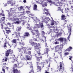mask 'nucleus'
I'll return each mask as SVG.
<instances>
[{"instance_id": "nucleus-1", "label": "nucleus", "mask_w": 73, "mask_h": 73, "mask_svg": "<svg viewBox=\"0 0 73 73\" xmlns=\"http://www.w3.org/2000/svg\"><path fill=\"white\" fill-rule=\"evenodd\" d=\"M37 53H38V54H36V55L35 56L36 57V64L37 65H38L39 64H41V63L39 62H40V59H42V56L37 57H38V55H37L38 54L39 56H40V54H41V53L40 52L39 50L37 51Z\"/></svg>"}, {"instance_id": "nucleus-2", "label": "nucleus", "mask_w": 73, "mask_h": 73, "mask_svg": "<svg viewBox=\"0 0 73 73\" xmlns=\"http://www.w3.org/2000/svg\"><path fill=\"white\" fill-rule=\"evenodd\" d=\"M18 51L19 52L23 53H27V49H26V48L21 46V48H18Z\"/></svg>"}, {"instance_id": "nucleus-3", "label": "nucleus", "mask_w": 73, "mask_h": 73, "mask_svg": "<svg viewBox=\"0 0 73 73\" xmlns=\"http://www.w3.org/2000/svg\"><path fill=\"white\" fill-rule=\"evenodd\" d=\"M34 31L35 32H33V31H31V33H32L33 35H35L36 37H39V36H40V33H39V31L38 30H35Z\"/></svg>"}, {"instance_id": "nucleus-4", "label": "nucleus", "mask_w": 73, "mask_h": 73, "mask_svg": "<svg viewBox=\"0 0 73 73\" xmlns=\"http://www.w3.org/2000/svg\"><path fill=\"white\" fill-rule=\"evenodd\" d=\"M61 19L62 20H63V25H65L66 24V22H67V20L66 19V17L64 15L62 14L61 17Z\"/></svg>"}, {"instance_id": "nucleus-5", "label": "nucleus", "mask_w": 73, "mask_h": 73, "mask_svg": "<svg viewBox=\"0 0 73 73\" xmlns=\"http://www.w3.org/2000/svg\"><path fill=\"white\" fill-rule=\"evenodd\" d=\"M12 53H13V50H11V49H9L6 51L5 56H8L9 55V54H11Z\"/></svg>"}, {"instance_id": "nucleus-6", "label": "nucleus", "mask_w": 73, "mask_h": 73, "mask_svg": "<svg viewBox=\"0 0 73 73\" xmlns=\"http://www.w3.org/2000/svg\"><path fill=\"white\" fill-rule=\"evenodd\" d=\"M54 48L55 50H55V52H58L59 51V49L60 50L61 52L62 51V49H61V47L60 46V45H57L56 46H54Z\"/></svg>"}, {"instance_id": "nucleus-7", "label": "nucleus", "mask_w": 73, "mask_h": 73, "mask_svg": "<svg viewBox=\"0 0 73 73\" xmlns=\"http://www.w3.org/2000/svg\"><path fill=\"white\" fill-rule=\"evenodd\" d=\"M68 33H69V35L68 37L67 38L69 40L70 37V35L72 33V26H68Z\"/></svg>"}, {"instance_id": "nucleus-8", "label": "nucleus", "mask_w": 73, "mask_h": 73, "mask_svg": "<svg viewBox=\"0 0 73 73\" xmlns=\"http://www.w3.org/2000/svg\"><path fill=\"white\" fill-rule=\"evenodd\" d=\"M60 68L58 69L59 71L60 72H63L64 70V67L62 68V63H61V62H60Z\"/></svg>"}, {"instance_id": "nucleus-9", "label": "nucleus", "mask_w": 73, "mask_h": 73, "mask_svg": "<svg viewBox=\"0 0 73 73\" xmlns=\"http://www.w3.org/2000/svg\"><path fill=\"white\" fill-rule=\"evenodd\" d=\"M40 46V44L38 43L37 45H35L34 46V48L35 49H38V50H40V47H39V46Z\"/></svg>"}, {"instance_id": "nucleus-10", "label": "nucleus", "mask_w": 73, "mask_h": 73, "mask_svg": "<svg viewBox=\"0 0 73 73\" xmlns=\"http://www.w3.org/2000/svg\"><path fill=\"white\" fill-rule=\"evenodd\" d=\"M42 66V64H37V68H38V69L39 70V71H41V70L42 69V68L41 67Z\"/></svg>"}, {"instance_id": "nucleus-11", "label": "nucleus", "mask_w": 73, "mask_h": 73, "mask_svg": "<svg viewBox=\"0 0 73 73\" xmlns=\"http://www.w3.org/2000/svg\"><path fill=\"white\" fill-rule=\"evenodd\" d=\"M14 34L15 35H16V37H17V40H19V37H20V33H17V32H15L14 33Z\"/></svg>"}, {"instance_id": "nucleus-12", "label": "nucleus", "mask_w": 73, "mask_h": 73, "mask_svg": "<svg viewBox=\"0 0 73 73\" xmlns=\"http://www.w3.org/2000/svg\"><path fill=\"white\" fill-rule=\"evenodd\" d=\"M50 62L48 66L47 67H46V69L47 70L45 71V73H49V72H47V71H49V68L50 67Z\"/></svg>"}, {"instance_id": "nucleus-13", "label": "nucleus", "mask_w": 73, "mask_h": 73, "mask_svg": "<svg viewBox=\"0 0 73 73\" xmlns=\"http://www.w3.org/2000/svg\"><path fill=\"white\" fill-rule=\"evenodd\" d=\"M24 36L25 37H29L30 36V34L28 32H26L25 33Z\"/></svg>"}, {"instance_id": "nucleus-14", "label": "nucleus", "mask_w": 73, "mask_h": 73, "mask_svg": "<svg viewBox=\"0 0 73 73\" xmlns=\"http://www.w3.org/2000/svg\"><path fill=\"white\" fill-rule=\"evenodd\" d=\"M7 4H9L10 3L11 5H13V2H12V1L11 0H7Z\"/></svg>"}, {"instance_id": "nucleus-15", "label": "nucleus", "mask_w": 73, "mask_h": 73, "mask_svg": "<svg viewBox=\"0 0 73 73\" xmlns=\"http://www.w3.org/2000/svg\"><path fill=\"white\" fill-rule=\"evenodd\" d=\"M58 4H59V6L60 7H62L65 5V3H64L59 2H58Z\"/></svg>"}, {"instance_id": "nucleus-16", "label": "nucleus", "mask_w": 73, "mask_h": 73, "mask_svg": "<svg viewBox=\"0 0 73 73\" xmlns=\"http://www.w3.org/2000/svg\"><path fill=\"white\" fill-rule=\"evenodd\" d=\"M56 40H59L60 41H61L62 42H64V38H60L58 39H56L55 41Z\"/></svg>"}, {"instance_id": "nucleus-17", "label": "nucleus", "mask_w": 73, "mask_h": 73, "mask_svg": "<svg viewBox=\"0 0 73 73\" xmlns=\"http://www.w3.org/2000/svg\"><path fill=\"white\" fill-rule=\"evenodd\" d=\"M20 71H19L17 69H14L13 70V73H19Z\"/></svg>"}, {"instance_id": "nucleus-18", "label": "nucleus", "mask_w": 73, "mask_h": 73, "mask_svg": "<svg viewBox=\"0 0 73 73\" xmlns=\"http://www.w3.org/2000/svg\"><path fill=\"white\" fill-rule=\"evenodd\" d=\"M31 49H32V48H31L27 49V52H26V54H31V51L28 50H31Z\"/></svg>"}, {"instance_id": "nucleus-19", "label": "nucleus", "mask_w": 73, "mask_h": 73, "mask_svg": "<svg viewBox=\"0 0 73 73\" xmlns=\"http://www.w3.org/2000/svg\"><path fill=\"white\" fill-rule=\"evenodd\" d=\"M46 54L48 56H49V54H48V52L50 50H49V47H47L46 48Z\"/></svg>"}, {"instance_id": "nucleus-20", "label": "nucleus", "mask_w": 73, "mask_h": 73, "mask_svg": "<svg viewBox=\"0 0 73 73\" xmlns=\"http://www.w3.org/2000/svg\"><path fill=\"white\" fill-rule=\"evenodd\" d=\"M22 29V27L21 26L17 27L16 29L17 32H20Z\"/></svg>"}, {"instance_id": "nucleus-21", "label": "nucleus", "mask_w": 73, "mask_h": 73, "mask_svg": "<svg viewBox=\"0 0 73 73\" xmlns=\"http://www.w3.org/2000/svg\"><path fill=\"white\" fill-rule=\"evenodd\" d=\"M47 3L46 2L42 1L40 3L42 5H45L46 7H47Z\"/></svg>"}, {"instance_id": "nucleus-22", "label": "nucleus", "mask_w": 73, "mask_h": 73, "mask_svg": "<svg viewBox=\"0 0 73 73\" xmlns=\"http://www.w3.org/2000/svg\"><path fill=\"white\" fill-rule=\"evenodd\" d=\"M37 5L36 4H34L33 8L34 10H35V11H36V10H37Z\"/></svg>"}, {"instance_id": "nucleus-23", "label": "nucleus", "mask_w": 73, "mask_h": 73, "mask_svg": "<svg viewBox=\"0 0 73 73\" xmlns=\"http://www.w3.org/2000/svg\"><path fill=\"white\" fill-rule=\"evenodd\" d=\"M73 48L71 46H70L69 47V48H68L67 49H66V50H67L69 52H70L72 49Z\"/></svg>"}, {"instance_id": "nucleus-24", "label": "nucleus", "mask_w": 73, "mask_h": 73, "mask_svg": "<svg viewBox=\"0 0 73 73\" xmlns=\"http://www.w3.org/2000/svg\"><path fill=\"white\" fill-rule=\"evenodd\" d=\"M30 43L33 46V45H37V43H35L33 42H30Z\"/></svg>"}, {"instance_id": "nucleus-25", "label": "nucleus", "mask_w": 73, "mask_h": 73, "mask_svg": "<svg viewBox=\"0 0 73 73\" xmlns=\"http://www.w3.org/2000/svg\"><path fill=\"white\" fill-rule=\"evenodd\" d=\"M17 40L16 39H13L12 41L11 42L12 43H15L17 42V41H16Z\"/></svg>"}, {"instance_id": "nucleus-26", "label": "nucleus", "mask_w": 73, "mask_h": 73, "mask_svg": "<svg viewBox=\"0 0 73 73\" xmlns=\"http://www.w3.org/2000/svg\"><path fill=\"white\" fill-rule=\"evenodd\" d=\"M8 14L9 15V17H10L11 16L13 15V14L9 12V11L8 12Z\"/></svg>"}, {"instance_id": "nucleus-27", "label": "nucleus", "mask_w": 73, "mask_h": 73, "mask_svg": "<svg viewBox=\"0 0 73 73\" xmlns=\"http://www.w3.org/2000/svg\"><path fill=\"white\" fill-rule=\"evenodd\" d=\"M39 25L40 27L41 28H42L43 27V24H42V23H41V22H39Z\"/></svg>"}, {"instance_id": "nucleus-28", "label": "nucleus", "mask_w": 73, "mask_h": 73, "mask_svg": "<svg viewBox=\"0 0 73 73\" xmlns=\"http://www.w3.org/2000/svg\"><path fill=\"white\" fill-rule=\"evenodd\" d=\"M11 31L9 30H8L6 31V33L7 35H8L9 33H11Z\"/></svg>"}, {"instance_id": "nucleus-29", "label": "nucleus", "mask_w": 73, "mask_h": 73, "mask_svg": "<svg viewBox=\"0 0 73 73\" xmlns=\"http://www.w3.org/2000/svg\"><path fill=\"white\" fill-rule=\"evenodd\" d=\"M20 56H21V58L22 60H24V59H25L24 57L22 56H23V54H21V55H20Z\"/></svg>"}, {"instance_id": "nucleus-30", "label": "nucleus", "mask_w": 73, "mask_h": 73, "mask_svg": "<svg viewBox=\"0 0 73 73\" xmlns=\"http://www.w3.org/2000/svg\"><path fill=\"white\" fill-rule=\"evenodd\" d=\"M48 61L47 60H45L44 61V64H45V65H46V64H48Z\"/></svg>"}, {"instance_id": "nucleus-31", "label": "nucleus", "mask_w": 73, "mask_h": 73, "mask_svg": "<svg viewBox=\"0 0 73 73\" xmlns=\"http://www.w3.org/2000/svg\"><path fill=\"white\" fill-rule=\"evenodd\" d=\"M64 44H66L68 42V41L66 38H64Z\"/></svg>"}, {"instance_id": "nucleus-32", "label": "nucleus", "mask_w": 73, "mask_h": 73, "mask_svg": "<svg viewBox=\"0 0 73 73\" xmlns=\"http://www.w3.org/2000/svg\"><path fill=\"white\" fill-rule=\"evenodd\" d=\"M13 58H13L14 61H12V62H15V61H17V58H15V57H13Z\"/></svg>"}, {"instance_id": "nucleus-33", "label": "nucleus", "mask_w": 73, "mask_h": 73, "mask_svg": "<svg viewBox=\"0 0 73 73\" xmlns=\"http://www.w3.org/2000/svg\"><path fill=\"white\" fill-rule=\"evenodd\" d=\"M35 26L36 27V28H40V27L39 26V25L37 24H35Z\"/></svg>"}, {"instance_id": "nucleus-34", "label": "nucleus", "mask_w": 73, "mask_h": 73, "mask_svg": "<svg viewBox=\"0 0 73 73\" xmlns=\"http://www.w3.org/2000/svg\"><path fill=\"white\" fill-rule=\"evenodd\" d=\"M7 44L6 43H5L3 45V47L4 48H7Z\"/></svg>"}, {"instance_id": "nucleus-35", "label": "nucleus", "mask_w": 73, "mask_h": 73, "mask_svg": "<svg viewBox=\"0 0 73 73\" xmlns=\"http://www.w3.org/2000/svg\"><path fill=\"white\" fill-rule=\"evenodd\" d=\"M69 54V53L68 52H66L64 53V55L65 56H68Z\"/></svg>"}, {"instance_id": "nucleus-36", "label": "nucleus", "mask_w": 73, "mask_h": 73, "mask_svg": "<svg viewBox=\"0 0 73 73\" xmlns=\"http://www.w3.org/2000/svg\"><path fill=\"white\" fill-rule=\"evenodd\" d=\"M19 65V64H14V67H17V66H18Z\"/></svg>"}, {"instance_id": "nucleus-37", "label": "nucleus", "mask_w": 73, "mask_h": 73, "mask_svg": "<svg viewBox=\"0 0 73 73\" xmlns=\"http://www.w3.org/2000/svg\"><path fill=\"white\" fill-rule=\"evenodd\" d=\"M29 56H28V55L26 56V58H27V60H29Z\"/></svg>"}, {"instance_id": "nucleus-38", "label": "nucleus", "mask_w": 73, "mask_h": 73, "mask_svg": "<svg viewBox=\"0 0 73 73\" xmlns=\"http://www.w3.org/2000/svg\"><path fill=\"white\" fill-rule=\"evenodd\" d=\"M0 16H5V15L4 14H3V13H0Z\"/></svg>"}, {"instance_id": "nucleus-39", "label": "nucleus", "mask_w": 73, "mask_h": 73, "mask_svg": "<svg viewBox=\"0 0 73 73\" xmlns=\"http://www.w3.org/2000/svg\"><path fill=\"white\" fill-rule=\"evenodd\" d=\"M1 20H4L5 19V17H3L2 18H1Z\"/></svg>"}, {"instance_id": "nucleus-40", "label": "nucleus", "mask_w": 73, "mask_h": 73, "mask_svg": "<svg viewBox=\"0 0 73 73\" xmlns=\"http://www.w3.org/2000/svg\"><path fill=\"white\" fill-rule=\"evenodd\" d=\"M14 23L16 24H19V21L14 22Z\"/></svg>"}, {"instance_id": "nucleus-41", "label": "nucleus", "mask_w": 73, "mask_h": 73, "mask_svg": "<svg viewBox=\"0 0 73 73\" xmlns=\"http://www.w3.org/2000/svg\"><path fill=\"white\" fill-rule=\"evenodd\" d=\"M42 36H44L45 35V32L43 31H42Z\"/></svg>"}, {"instance_id": "nucleus-42", "label": "nucleus", "mask_w": 73, "mask_h": 73, "mask_svg": "<svg viewBox=\"0 0 73 73\" xmlns=\"http://www.w3.org/2000/svg\"><path fill=\"white\" fill-rule=\"evenodd\" d=\"M69 2L70 4H72L73 3V0H70L69 1Z\"/></svg>"}, {"instance_id": "nucleus-43", "label": "nucleus", "mask_w": 73, "mask_h": 73, "mask_svg": "<svg viewBox=\"0 0 73 73\" xmlns=\"http://www.w3.org/2000/svg\"><path fill=\"white\" fill-rule=\"evenodd\" d=\"M5 30H6V31H8V29H9L8 27H6L5 28Z\"/></svg>"}, {"instance_id": "nucleus-44", "label": "nucleus", "mask_w": 73, "mask_h": 73, "mask_svg": "<svg viewBox=\"0 0 73 73\" xmlns=\"http://www.w3.org/2000/svg\"><path fill=\"white\" fill-rule=\"evenodd\" d=\"M7 25H9L10 27H11V24L9 23H8L7 24Z\"/></svg>"}, {"instance_id": "nucleus-45", "label": "nucleus", "mask_w": 73, "mask_h": 73, "mask_svg": "<svg viewBox=\"0 0 73 73\" xmlns=\"http://www.w3.org/2000/svg\"><path fill=\"white\" fill-rule=\"evenodd\" d=\"M33 40H34V41H37V39H36V38H33Z\"/></svg>"}, {"instance_id": "nucleus-46", "label": "nucleus", "mask_w": 73, "mask_h": 73, "mask_svg": "<svg viewBox=\"0 0 73 73\" xmlns=\"http://www.w3.org/2000/svg\"><path fill=\"white\" fill-rule=\"evenodd\" d=\"M54 43L55 44H59V42H58L56 41V42H55V43Z\"/></svg>"}, {"instance_id": "nucleus-47", "label": "nucleus", "mask_w": 73, "mask_h": 73, "mask_svg": "<svg viewBox=\"0 0 73 73\" xmlns=\"http://www.w3.org/2000/svg\"><path fill=\"white\" fill-rule=\"evenodd\" d=\"M23 8H24V7L21 6L19 7V8L20 10H21V9H23Z\"/></svg>"}, {"instance_id": "nucleus-48", "label": "nucleus", "mask_w": 73, "mask_h": 73, "mask_svg": "<svg viewBox=\"0 0 73 73\" xmlns=\"http://www.w3.org/2000/svg\"><path fill=\"white\" fill-rule=\"evenodd\" d=\"M1 26L2 27H3V24H4V23L2 22H1Z\"/></svg>"}, {"instance_id": "nucleus-49", "label": "nucleus", "mask_w": 73, "mask_h": 73, "mask_svg": "<svg viewBox=\"0 0 73 73\" xmlns=\"http://www.w3.org/2000/svg\"><path fill=\"white\" fill-rule=\"evenodd\" d=\"M30 16H34V15L32 14H29Z\"/></svg>"}, {"instance_id": "nucleus-50", "label": "nucleus", "mask_w": 73, "mask_h": 73, "mask_svg": "<svg viewBox=\"0 0 73 73\" xmlns=\"http://www.w3.org/2000/svg\"><path fill=\"white\" fill-rule=\"evenodd\" d=\"M5 62H7V60H8V58L6 57H5Z\"/></svg>"}, {"instance_id": "nucleus-51", "label": "nucleus", "mask_w": 73, "mask_h": 73, "mask_svg": "<svg viewBox=\"0 0 73 73\" xmlns=\"http://www.w3.org/2000/svg\"><path fill=\"white\" fill-rule=\"evenodd\" d=\"M58 11H60L62 12V13H64L63 12V9H58Z\"/></svg>"}, {"instance_id": "nucleus-52", "label": "nucleus", "mask_w": 73, "mask_h": 73, "mask_svg": "<svg viewBox=\"0 0 73 73\" xmlns=\"http://www.w3.org/2000/svg\"><path fill=\"white\" fill-rule=\"evenodd\" d=\"M45 11H48V10L46 8H44V12H45Z\"/></svg>"}, {"instance_id": "nucleus-53", "label": "nucleus", "mask_w": 73, "mask_h": 73, "mask_svg": "<svg viewBox=\"0 0 73 73\" xmlns=\"http://www.w3.org/2000/svg\"><path fill=\"white\" fill-rule=\"evenodd\" d=\"M5 43H6L7 44V39H5Z\"/></svg>"}, {"instance_id": "nucleus-54", "label": "nucleus", "mask_w": 73, "mask_h": 73, "mask_svg": "<svg viewBox=\"0 0 73 73\" xmlns=\"http://www.w3.org/2000/svg\"><path fill=\"white\" fill-rule=\"evenodd\" d=\"M19 18H15L14 19V21H16V20H18Z\"/></svg>"}, {"instance_id": "nucleus-55", "label": "nucleus", "mask_w": 73, "mask_h": 73, "mask_svg": "<svg viewBox=\"0 0 73 73\" xmlns=\"http://www.w3.org/2000/svg\"><path fill=\"white\" fill-rule=\"evenodd\" d=\"M32 19L34 20H35L36 19V17H33Z\"/></svg>"}, {"instance_id": "nucleus-56", "label": "nucleus", "mask_w": 73, "mask_h": 73, "mask_svg": "<svg viewBox=\"0 0 73 73\" xmlns=\"http://www.w3.org/2000/svg\"><path fill=\"white\" fill-rule=\"evenodd\" d=\"M51 24L52 25H53L54 24V22H52L51 23Z\"/></svg>"}, {"instance_id": "nucleus-57", "label": "nucleus", "mask_w": 73, "mask_h": 73, "mask_svg": "<svg viewBox=\"0 0 73 73\" xmlns=\"http://www.w3.org/2000/svg\"><path fill=\"white\" fill-rule=\"evenodd\" d=\"M2 70L3 72L4 73H5V69L4 68H2Z\"/></svg>"}, {"instance_id": "nucleus-58", "label": "nucleus", "mask_w": 73, "mask_h": 73, "mask_svg": "<svg viewBox=\"0 0 73 73\" xmlns=\"http://www.w3.org/2000/svg\"><path fill=\"white\" fill-rule=\"evenodd\" d=\"M30 68L31 70H33V66H30Z\"/></svg>"}, {"instance_id": "nucleus-59", "label": "nucleus", "mask_w": 73, "mask_h": 73, "mask_svg": "<svg viewBox=\"0 0 73 73\" xmlns=\"http://www.w3.org/2000/svg\"><path fill=\"white\" fill-rule=\"evenodd\" d=\"M48 2H49V3H51L52 2V1H51V0H47Z\"/></svg>"}, {"instance_id": "nucleus-60", "label": "nucleus", "mask_w": 73, "mask_h": 73, "mask_svg": "<svg viewBox=\"0 0 73 73\" xmlns=\"http://www.w3.org/2000/svg\"><path fill=\"white\" fill-rule=\"evenodd\" d=\"M26 13H31V12H30L29 11H27L26 12Z\"/></svg>"}, {"instance_id": "nucleus-61", "label": "nucleus", "mask_w": 73, "mask_h": 73, "mask_svg": "<svg viewBox=\"0 0 73 73\" xmlns=\"http://www.w3.org/2000/svg\"><path fill=\"white\" fill-rule=\"evenodd\" d=\"M44 13H45V14H46L47 16H48V14L47 13L45 12V13H43V14H44Z\"/></svg>"}, {"instance_id": "nucleus-62", "label": "nucleus", "mask_w": 73, "mask_h": 73, "mask_svg": "<svg viewBox=\"0 0 73 73\" xmlns=\"http://www.w3.org/2000/svg\"><path fill=\"white\" fill-rule=\"evenodd\" d=\"M72 57H71L69 58V59L70 60H72Z\"/></svg>"}, {"instance_id": "nucleus-63", "label": "nucleus", "mask_w": 73, "mask_h": 73, "mask_svg": "<svg viewBox=\"0 0 73 73\" xmlns=\"http://www.w3.org/2000/svg\"><path fill=\"white\" fill-rule=\"evenodd\" d=\"M12 9H13V8H11L10 9V12H11L12 11Z\"/></svg>"}, {"instance_id": "nucleus-64", "label": "nucleus", "mask_w": 73, "mask_h": 73, "mask_svg": "<svg viewBox=\"0 0 73 73\" xmlns=\"http://www.w3.org/2000/svg\"><path fill=\"white\" fill-rule=\"evenodd\" d=\"M36 19V20L37 21H40V20H39V19Z\"/></svg>"}]
</instances>
